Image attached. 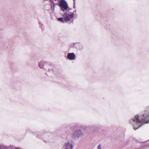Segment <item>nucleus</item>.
Segmentation results:
<instances>
[{
  "mask_svg": "<svg viewBox=\"0 0 149 149\" xmlns=\"http://www.w3.org/2000/svg\"><path fill=\"white\" fill-rule=\"evenodd\" d=\"M83 135V133L80 129L76 130H75V138H78Z\"/></svg>",
  "mask_w": 149,
  "mask_h": 149,
  "instance_id": "nucleus-5",
  "label": "nucleus"
},
{
  "mask_svg": "<svg viewBox=\"0 0 149 149\" xmlns=\"http://www.w3.org/2000/svg\"><path fill=\"white\" fill-rule=\"evenodd\" d=\"M102 145L101 144H99L97 146V149H102Z\"/></svg>",
  "mask_w": 149,
  "mask_h": 149,
  "instance_id": "nucleus-9",
  "label": "nucleus"
},
{
  "mask_svg": "<svg viewBox=\"0 0 149 149\" xmlns=\"http://www.w3.org/2000/svg\"><path fill=\"white\" fill-rule=\"evenodd\" d=\"M75 47L78 49H80L82 48L81 45L78 43H75Z\"/></svg>",
  "mask_w": 149,
  "mask_h": 149,
  "instance_id": "nucleus-7",
  "label": "nucleus"
},
{
  "mask_svg": "<svg viewBox=\"0 0 149 149\" xmlns=\"http://www.w3.org/2000/svg\"><path fill=\"white\" fill-rule=\"evenodd\" d=\"M74 143L71 140H69L64 143L62 149H73Z\"/></svg>",
  "mask_w": 149,
  "mask_h": 149,
  "instance_id": "nucleus-3",
  "label": "nucleus"
},
{
  "mask_svg": "<svg viewBox=\"0 0 149 149\" xmlns=\"http://www.w3.org/2000/svg\"><path fill=\"white\" fill-rule=\"evenodd\" d=\"M58 21L63 22V21L62 18H59L58 19Z\"/></svg>",
  "mask_w": 149,
  "mask_h": 149,
  "instance_id": "nucleus-10",
  "label": "nucleus"
},
{
  "mask_svg": "<svg viewBox=\"0 0 149 149\" xmlns=\"http://www.w3.org/2000/svg\"><path fill=\"white\" fill-rule=\"evenodd\" d=\"M63 15V16L64 17V20L65 21L67 22L70 20V18H72L73 17L74 15L73 13L70 11H65L64 12Z\"/></svg>",
  "mask_w": 149,
  "mask_h": 149,
  "instance_id": "nucleus-4",
  "label": "nucleus"
},
{
  "mask_svg": "<svg viewBox=\"0 0 149 149\" xmlns=\"http://www.w3.org/2000/svg\"><path fill=\"white\" fill-rule=\"evenodd\" d=\"M134 130L138 129L143 125L149 123V107H147L142 116L137 115L129 120Z\"/></svg>",
  "mask_w": 149,
  "mask_h": 149,
  "instance_id": "nucleus-1",
  "label": "nucleus"
},
{
  "mask_svg": "<svg viewBox=\"0 0 149 149\" xmlns=\"http://www.w3.org/2000/svg\"><path fill=\"white\" fill-rule=\"evenodd\" d=\"M44 62L42 61H41L39 62V66L40 68H42L44 66Z\"/></svg>",
  "mask_w": 149,
  "mask_h": 149,
  "instance_id": "nucleus-8",
  "label": "nucleus"
},
{
  "mask_svg": "<svg viewBox=\"0 0 149 149\" xmlns=\"http://www.w3.org/2000/svg\"><path fill=\"white\" fill-rule=\"evenodd\" d=\"M67 58L70 60L74 59V54L73 53H69L68 54Z\"/></svg>",
  "mask_w": 149,
  "mask_h": 149,
  "instance_id": "nucleus-6",
  "label": "nucleus"
},
{
  "mask_svg": "<svg viewBox=\"0 0 149 149\" xmlns=\"http://www.w3.org/2000/svg\"><path fill=\"white\" fill-rule=\"evenodd\" d=\"M84 130H86V129H84Z\"/></svg>",
  "mask_w": 149,
  "mask_h": 149,
  "instance_id": "nucleus-11",
  "label": "nucleus"
},
{
  "mask_svg": "<svg viewBox=\"0 0 149 149\" xmlns=\"http://www.w3.org/2000/svg\"><path fill=\"white\" fill-rule=\"evenodd\" d=\"M59 6L61 8V10L63 12L68 11L70 10L68 8L67 2L64 0H62L60 1Z\"/></svg>",
  "mask_w": 149,
  "mask_h": 149,
  "instance_id": "nucleus-2",
  "label": "nucleus"
},
{
  "mask_svg": "<svg viewBox=\"0 0 149 149\" xmlns=\"http://www.w3.org/2000/svg\"><path fill=\"white\" fill-rule=\"evenodd\" d=\"M73 1H74V0H73Z\"/></svg>",
  "mask_w": 149,
  "mask_h": 149,
  "instance_id": "nucleus-12",
  "label": "nucleus"
}]
</instances>
